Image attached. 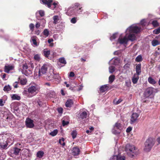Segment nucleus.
I'll list each match as a JSON object with an SVG mask.
<instances>
[{
	"instance_id": "nucleus-1",
	"label": "nucleus",
	"mask_w": 160,
	"mask_h": 160,
	"mask_svg": "<svg viewBox=\"0 0 160 160\" xmlns=\"http://www.w3.org/2000/svg\"><path fill=\"white\" fill-rule=\"evenodd\" d=\"M140 30L138 24H132L128 27L126 30V36L123 38H119L117 43L127 44L129 40L133 42L136 40L135 34H137Z\"/></svg>"
},
{
	"instance_id": "nucleus-2",
	"label": "nucleus",
	"mask_w": 160,
	"mask_h": 160,
	"mask_svg": "<svg viewBox=\"0 0 160 160\" xmlns=\"http://www.w3.org/2000/svg\"><path fill=\"white\" fill-rule=\"evenodd\" d=\"M13 136L10 133L0 134V148L3 149L7 148L8 142H10L11 144L14 140Z\"/></svg>"
},
{
	"instance_id": "nucleus-3",
	"label": "nucleus",
	"mask_w": 160,
	"mask_h": 160,
	"mask_svg": "<svg viewBox=\"0 0 160 160\" xmlns=\"http://www.w3.org/2000/svg\"><path fill=\"white\" fill-rule=\"evenodd\" d=\"M125 150L127 154L130 157H132L138 153V150L135 147L130 144L126 145Z\"/></svg>"
},
{
	"instance_id": "nucleus-4",
	"label": "nucleus",
	"mask_w": 160,
	"mask_h": 160,
	"mask_svg": "<svg viewBox=\"0 0 160 160\" xmlns=\"http://www.w3.org/2000/svg\"><path fill=\"white\" fill-rule=\"evenodd\" d=\"M155 143V140L152 138H150L147 139L145 143L144 150L147 152H149Z\"/></svg>"
},
{
	"instance_id": "nucleus-5",
	"label": "nucleus",
	"mask_w": 160,
	"mask_h": 160,
	"mask_svg": "<svg viewBox=\"0 0 160 160\" xmlns=\"http://www.w3.org/2000/svg\"><path fill=\"white\" fill-rule=\"evenodd\" d=\"M39 88L38 86L35 83H31L28 89V92L32 94L29 97L35 95L38 92Z\"/></svg>"
},
{
	"instance_id": "nucleus-6",
	"label": "nucleus",
	"mask_w": 160,
	"mask_h": 160,
	"mask_svg": "<svg viewBox=\"0 0 160 160\" xmlns=\"http://www.w3.org/2000/svg\"><path fill=\"white\" fill-rule=\"evenodd\" d=\"M78 4H74L70 6L67 9H66V14L68 16L72 15L76 16L75 12V7H78Z\"/></svg>"
},
{
	"instance_id": "nucleus-7",
	"label": "nucleus",
	"mask_w": 160,
	"mask_h": 160,
	"mask_svg": "<svg viewBox=\"0 0 160 160\" xmlns=\"http://www.w3.org/2000/svg\"><path fill=\"white\" fill-rule=\"evenodd\" d=\"M41 2L42 3L47 5L48 8L52 9L55 8L58 4V2L56 1L52 4V0H41Z\"/></svg>"
},
{
	"instance_id": "nucleus-8",
	"label": "nucleus",
	"mask_w": 160,
	"mask_h": 160,
	"mask_svg": "<svg viewBox=\"0 0 160 160\" xmlns=\"http://www.w3.org/2000/svg\"><path fill=\"white\" fill-rule=\"evenodd\" d=\"M123 128V126L120 123L118 122L115 123L112 130L113 133L116 134L120 132V131Z\"/></svg>"
},
{
	"instance_id": "nucleus-9",
	"label": "nucleus",
	"mask_w": 160,
	"mask_h": 160,
	"mask_svg": "<svg viewBox=\"0 0 160 160\" xmlns=\"http://www.w3.org/2000/svg\"><path fill=\"white\" fill-rule=\"evenodd\" d=\"M49 66V64L48 63L43 64L39 70L38 72L39 76H42L46 74Z\"/></svg>"
},
{
	"instance_id": "nucleus-10",
	"label": "nucleus",
	"mask_w": 160,
	"mask_h": 160,
	"mask_svg": "<svg viewBox=\"0 0 160 160\" xmlns=\"http://www.w3.org/2000/svg\"><path fill=\"white\" fill-rule=\"evenodd\" d=\"M2 114H3V117L6 118L7 121H9L11 120L13 118V116L11 113L8 110L6 109L5 111H2Z\"/></svg>"
},
{
	"instance_id": "nucleus-11",
	"label": "nucleus",
	"mask_w": 160,
	"mask_h": 160,
	"mask_svg": "<svg viewBox=\"0 0 160 160\" xmlns=\"http://www.w3.org/2000/svg\"><path fill=\"white\" fill-rule=\"evenodd\" d=\"M20 150V149L17 148H14L10 150L9 154L11 157H14L15 155H19Z\"/></svg>"
},
{
	"instance_id": "nucleus-12",
	"label": "nucleus",
	"mask_w": 160,
	"mask_h": 160,
	"mask_svg": "<svg viewBox=\"0 0 160 160\" xmlns=\"http://www.w3.org/2000/svg\"><path fill=\"white\" fill-rule=\"evenodd\" d=\"M139 116V114L136 112L133 113L131 116V118L130 121V124H132L136 123Z\"/></svg>"
},
{
	"instance_id": "nucleus-13",
	"label": "nucleus",
	"mask_w": 160,
	"mask_h": 160,
	"mask_svg": "<svg viewBox=\"0 0 160 160\" xmlns=\"http://www.w3.org/2000/svg\"><path fill=\"white\" fill-rule=\"evenodd\" d=\"M154 88L150 87L147 88L144 93V97L146 98H148L153 93Z\"/></svg>"
},
{
	"instance_id": "nucleus-14",
	"label": "nucleus",
	"mask_w": 160,
	"mask_h": 160,
	"mask_svg": "<svg viewBox=\"0 0 160 160\" xmlns=\"http://www.w3.org/2000/svg\"><path fill=\"white\" fill-rule=\"evenodd\" d=\"M87 110H81L78 115V119H83L86 118L87 116Z\"/></svg>"
},
{
	"instance_id": "nucleus-15",
	"label": "nucleus",
	"mask_w": 160,
	"mask_h": 160,
	"mask_svg": "<svg viewBox=\"0 0 160 160\" xmlns=\"http://www.w3.org/2000/svg\"><path fill=\"white\" fill-rule=\"evenodd\" d=\"M25 123L26 126L28 128H31L34 126L33 120L29 118H27Z\"/></svg>"
},
{
	"instance_id": "nucleus-16",
	"label": "nucleus",
	"mask_w": 160,
	"mask_h": 160,
	"mask_svg": "<svg viewBox=\"0 0 160 160\" xmlns=\"http://www.w3.org/2000/svg\"><path fill=\"white\" fill-rule=\"evenodd\" d=\"M120 62V59L118 58L115 57L112 58L109 63L110 64L118 65Z\"/></svg>"
},
{
	"instance_id": "nucleus-17",
	"label": "nucleus",
	"mask_w": 160,
	"mask_h": 160,
	"mask_svg": "<svg viewBox=\"0 0 160 160\" xmlns=\"http://www.w3.org/2000/svg\"><path fill=\"white\" fill-rule=\"evenodd\" d=\"M21 154L22 155L24 156L25 157L27 158H29L31 156V155L29 153V150L26 148H24L22 149Z\"/></svg>"
},
{
	"instance_id": "nucleus-18",
	"label": "nucleus",
	"mask_w": 160,
	"mask_h": 160,
	"mask_svg": "<svg viewBox=\"0 0 160 160\" xmlns=\"http://www.w3.org/2000/svg\"><path fill=\"white\" fill-rule=\"evenodd\" d=\"M147 24V22L146 21V19H143L141 20L140 23H136L134 24H138V26L140 27V31L138 33H139L142 30V28L143 26H145Z\"/></svg>"
},
{
	"instance_id": "nucleus-19",
	"label": "nucleus",
	"mask_w": 160,
	"mask_h": 160,
	"mask_svg": "<svg viewBox=\"0 0 160 160\" xmlns=\"http://www.w3.org/2000/svg\"><path fill=\"white\" fill-rule=\"evenodd\" d=\"M74 4H78V7H75V12H76V16H77L79 14H80L83 11V9H82V7L81 6L80 3H75Z\"/></svg>"
},
{
	"instance_id": "nucleus-20",
	"label": "nucleus",
	"mask_w": 160,
	"mask_h": 160,
	"mask_svg": "<svg viewBox=\"0 0 160 160\" xmlns=\"http://www.w3.org/2000/svg\"><path fill=\"white\" fill-rule=\"evenodd\" d=\"M18 82H19L21 85H24L26 84L27 81L25 78L20 77L18 78Z\"/></svg>"
},
{
	"instance_id": "nucleus-21",
	"label": "nucleus",
	"mask_w": 160,
	"mask_h": 160,
	"mask_svg": "<svg viewBox=\"0 0 160 160\" xmlns=\"http://www.w3.org/2000/svg\"><path fill=\"white\" fill-rule=\"evenodd\" d=\"M80 150L77 147H74L72 150V154L74 156L78 155L79 154Z\"/></svg>"
},
{
	"instance_id": "nucleus-22",
	"label": "nucleus",
	"mask_w": 160,
	"mask_h": 160,
	"mask_svg": "<svg viewBox=\"0 0 160 160\" xmlns=\"http://www.w3.org/2000/svg\"><path fill=\"white\" fill-rule=\"evenodd\" d=\"M14 66L13 65H6L4 67V72L6 73H9L10 70H13Z\"/></svg>"
},
{
	"instance_id": "nucleus-23",
	"label": "nucleus",
	"mask_w": 160,
	"mask_h": 160,
	"mask_svg": "<svg viewBox=\"0 0 160 160\" xmlns=\"http://www.w3.org/2000/svg\"><path fill=\"white\" fill-rule=\"evenodd\" d=\"M47 97L48 99L51 98H55L56 97V94L53 91H49L47 94Z\"/></svg>"
},
{
	"instance_id": "nucleus-24",
	"label": "nucleus",
	"mask_w": 160,
	"mask_h": 160,
	"mask_svg": "<svg viewBox=\"0 0 160 160\" xmlns=\"http://www.w3.org/2000/svg\"><path fill=\"white\" fill-rule=\"evenodd\" d=\"M53 74L54 75V79L56 82L57 83H59L61 80V78L59 74L58 73H53Z\"/></svg>"
},
{
	"instance_id": "nucleus-25",
	"label": "nucleus",
	"mask_w": 160,
	"mask_h": 160,
	"mask_svg": "<svg viewBox=\"0 0 160 160\" xmlns=\"http://www.w3.org/2000/svg\"><path fill=\"white\" fill-rule=\"evenodd\" d=\"M136 74L140 75L141 72V64H138L136 65Z\"/></svg>"
},
{
	"instance_id": "nucleus-26",
	"label": "nucleus",
	"mask_w": 160,
	"mask_h": 160,
	"mask_svg": "<svg viewBox=\"0 0 160 160\" xmlns=\"http://www.w3.org/2000/svg\"><path fill=\"white\" fill-rule=\"evenodd\" d=\"M139 75L134 74L132 78V81L133 84H136L139 79Z\"/></svg>"
},
{
	"instance_id": "nucleus-27",
	"label": "nucleus",
	"mask_w": 160,
	"mask_h": 160,
	"mask_svg": "<svg viewBox=\"0 0 160 160\" xmlns=\"http://www.w3.org/2000/svg\"><path fill=\"white\" fill-rule=\"evenodd\" d=\"M108 85L107 84L102 86L100 88V91L102 92H104L108 88Z\"/></svg>"
},
{
	"instance_id": "nucleus-28",
	"label": "nucleus",
	"mask_w": 160,
	"mask_h": 160,
	"mask_svg": "<svg viewBox=\"0 0 160 160\" xmlns=\"http://www.w3.org/2000/svg\"><path fill=\"white\" fill-rule=\"evenodd\" d=\"M73 104V101L71 99L67 100L65 103V106L67 107H71Z\"/></svg>"
},
{
	"instance_id": "nucleus-29",
	"label": "nucleus",
	"mask_w": 160,
	"mask_h": 160,
	"mask_svg": "<svg viewBox=\"0 0 160 160\" xmlns=\"http://www.w3.org/2000/svg\"><path fill=\"white\" fill-rule=\"evenodd\" d=\"M37 38L36 36H33L30 39L31 42L33 45L36 46H38V44L36 41V39Z\"/></svg>"
},
{
	"instance_id": "nucleus-30",
	"label": "nucleus",
	"mask_w": 160,
	"mask_h": 160,
	"mask_svg": "<svg viewBox=\"0 0 160 160\" xmlns=\"http://www.w3.org/2000/svg\"><path fill=\"white\" fill-rule=\"evenodd\" d=\"M12 100H19L20 99V97L16 94H13L11 95Z\"/></svg>"
},
{
	"instance_id": "nucleus-31",
	"label": "nucleus",
	"mask_w": 160,
	"mask_h": 160,
	"mask_svg": "<svg viewBox=\"0 0 160 160\" xmlns=\"http://www.w3.org/2000/svg\"><path fill=\"white\" fill-rule=\"evenodd\" d=\"M39 14L41 17H42L44 16L45 15L44 12L42 10L38 11L36 13V17L37 18V16Z\"/></svg>"
},
{
	"instance_id": "nucleus-32",
	"label": "nucleus",
	"mask_w": 160,
	"mask_h": 160,
	"mask_svg": "<svg viewBox=\"0 0 160 160\" xmlns=\"http://www.w3.org/2000/svg\"><path fill=\"white\" fill-rule=\"evenodd\" d=\"M12 89V87L9 85L5 86L3 88V90L4 91L8 92L10 91Z\"/></svg>"
},
{
	"instance_id": "nucleus-33",
	"label": "nucleus",
	"mask_w": 160,
	"mask_h": 160,
	"mask_svg": "<svg viewBox=\"0 0 160 160\" xmlns=\"http://www.w3.org/2000/svg\"><path fill=\"white\" fill-rule=\"evenodd\" d=\"M46 79L48 81H52L54 80V74H49L46 77Z\"/></svg>"
},
{
	"instance_id": "nucleus-34",
	"label": "nucleus",
	"mask_w": 160,
	"mask_h": 160,
	"mask_svg": "<svg viewBox=\"0 0 160 160\" xmlns=\"http://www.w3.org/2000/svg\"><path fill=\"white\" fill-rule=\"evenodd\" d=\"M53 23L55 24L57 23L59 20V17L57 15L54 16L53 17Z\"/></svg>"
},
{
	"instance_id": "nucleus-35",
	"label": "nucleus",
	"mask_w": 160,
	"mask_h": 160,
	"mask_svg": "<svg viewBox=\"0 0 160 160\" xmlns=\"http://www.w3.org/2000/svg\"><path fill=\"white\" fill-rule=\"evenodd\" d=\"M148 81L150 83L152 84H154L156 83V82L155 80L151 77L148 78Z\"/></svg>"
},
{
	"instance_id": "nucleus-36",
	"label": "nucleus",
	"mask_w": 160,
	"mask_h": 160,
	"mask_svg": "<svg viewBox=\"0 0 160 160\" xmlns=\"http://www.w3.org/2000/svg\"><path fill=\"white\" fill-rule=\"evenodd\" d=\"M151 43L152 46L154 47L160 44L159 41L156 39H153L152 40Z\"/></svg>"
},
{
	"instance_id": "nucleus-37",
	"label": "nucleus",
	"mask_w": 160,
	"mask_h": 160,
	"mask_svg": "<svg viewBox=\"0 0 160 160\" xmlns=\"http://www.w3.org/2000/svg\"><path fill=\"white\" fill-rule=\"evenodd\" d=\"M43 53L44 56L47 58H48L50 54V51L44 49L43 51Z\"/></svg>"
},
{
	"instance_id": "nucleus-38",
	"label": "nucleus",
	"mask_w": 160,
	"mask_h": 160,
	"mask_svg": "<svg viewBox=\"0 0 160 160\" xmlns=\"http://www.w3.org/2000/svg\"><path fill=\"white\" fill-rule=\"evenodd\" d=\"M44 153L43 151H39L37 153V156L38 158H41L43 156Z\"/></svg>"
},
{
	"instance_id": "nucleus-39",
	"label": "nucleus",
	"mask_w": 160,
	"mask_h": 160,
	"mask_svg": "<svg viewBox=\"0 0 160 160\" xmlns=\"http://www.w3.org/2000/svg\"><path fill=\"white\" fill-rule=\"evenodd\" d=\"M59 61L60 63L63 64L64 65H65L67 63L65 58L63 57L60 58L59 59Z\"/></svg>"
},
{
	"instance_id": "nucleus-40",
	"label": "nucleus",
	"mask_w": 160,
	"mask_h": 160,
	"mask_svg": "<svg viewBox=\"0 0 160 160\" xmlns=\"http://www.w3.org/2000/svg\"><path fill=\"white\" fill-rule=\"evenodd\" d=\"M43 33L45 37H47L48 36L49 34V31L47 29H45L43 32Z\"/></svg>"
},
{
	"instance_id": "nucleus-41",
	"label": "nucleus",
	"mask_w": 160,
	"mask_h": 160,
	"mask_svg": "<svg viewBox=\"0 0 160 160\" xmlns=\"http://www.w3.org/2000/svg\"><path fill=\"white\" fill-rule=\"evenodd\" d=\"M118 36V33H114L110 37V39L111 41H112L115 39Z\"/></svg>"
},
{
	"instance_id": "nucleus-42",
	"label": "nucleus",
	"mask_w": 160,
	"mask_h": 160,
	"mask_svg": "<svg viewBox=\"0 0 160 160\" xmlns=\"http://www.w3.org/2000/svg\"><path fill=\"white\" fill-rule=\"evenodd\" d=\"M34 58L37 61H39L40 60V55L39 54H36L34 55Z\"/></svg>"
},
{
	"instance_id": "nucleus-43",
	"label": "nucleus",
	"mask_w": 160,
	"mask_h": 160,
	"mask_svg": "<svg viewBox=\"0 0 160 160\" xmlns=\"http://www.w3.org/2000/svg\"><path fill=\"white\" fill-rule=\"evenodd\" d=\"M142 60V57L141 55H138L135 58V61L137 62H140Z\"/></svg>"
},
{
	"instance_id": "nucleus-44",
	"label": "nucleus",
	"mask_w": 160,
	"mask_h": 160,
	"mask_svg": "<svg viewBox=\"0 0 160 160\" xmlns=\"http://www.w3.org/2000/svg\"><path fill=\"white\" fill-rule=\"evenodd\" d=\"M58 132V130L57 129H55L51 132L49 134L52 136H54L57 134Z\"/></svg>"
},
{
	"instance_id": "nucleus-45",
	"label": "nucleus",
	"mask_w": 160,
	"mask_h": 160,
	"mask_svg": "<svg viewBox=\"0 0 160 160\" xmlns=\"http://www.w3.org/2000/svg\"><path fill=\"white\" fill-rule=\"evenodd\" d=\"M109 72L112 73L115 71V67L112 66H110L109 68Z\"/></svg>"
},
{
	"instance_id": "nucleus-46",
	"label": "nucleus",
	"mask_w": 160,
	"mask_h": 160,
	"mask_svg": "<svg viewBox=\"0 0 160 160\" xmlns=\"http://www.w3.org/2000/svg\"><path fill=\"white\" fill-rule=\"evenodd\" d=\"M115 79V76L114 75H111L109 78V82L110 83H112Z\"/></svg>"
},
{
	"instance_id": "nucleus-47",
	"label": "nucleus",
	"mask_w": 160,
	"mask_h": 160,
	"mask_svg": "<svg viewBox=\"0 0 160 160\" xmlns=\"http://www.w3.org/2000/svg\"><path fill=\"white\" fill-rule=\"evenodd\" d=\"M39 22L40 23L41 26L43 28L45 26L46 23V20L44 19H42Z\"/></svg>"
},
{
	"instance_id": "nucleus-48",
	"label": "nucleus",
	"mask_w": 160,
	"mask_h": 160,
	"mask_svg": "<svg viewBox=\"0 0 160 160\" xmlns=\"http://www.w3.org/2000/svg\"><path fill=\"white\" fill-rule=\"evenodd\" d=\"M71 135L72 136V138L73 139H74L76 138L77 135V132L75 130L71 132Z\"/></svg>"
},
{
	"instance_id": "nucleus-49",
	"label": "nucleus",
	"mask_w": 160,
	"mask_h": 160,
	"mask_svg": "<svg viewBox=\"0 0 160 160\" xmlns=\"http://www.w3.org/2000/svg\"><path fill=\"white\" fill-rule=\"evenodd\" d=\"M122 101V100L121 99H119L118 100H114L113 101V103L116 105H117L121 103Z\"/></svg>"
},
{
	"instance_id": "nucleus-50",
	"label": "nucleus",
	"mask_w": 160,
	"mask_h": 160,
	"mask_svg": "<svg viewBox=\"0 0 160 160\" xmlns=\"http://www.w3.org/2000/svg\"><path fill=\"white\" fill-rule=\"evenodd\" d=\"M125 157L124 156H117L116 160H125Z\"/></svg>"
},
{
	"instance_id": "nucleus-51",
	"label": "nucleus",
	"mask_w": 160,
	"mask_h": 160,
	"mask_svg": "<svg viewBox=\"0 0 160 160\" xmlns=\"http://www.w3.org/2000/svg\"><path fill=\"white\" fill-rule=\"evenodd\" d=\"M152 24L154 27H156L158 26V23L157 21L154 20L152 22Z\"/></svg>"
},
{
	"instance_id": "nucleus-52",
	"label": "nucleus",
	"mask_w": 160,
	"mask_h": 160,
	"mask_svg": "<svg viewBox=\"0 0 160 160\" xmlns=\"http://www.w3.org/2000/svg\"><path fill=\"white\" fill-rule=\"evenodd\" d=\"M153 33L155 34H158L160 33V27L153 31Z\"/></svg>"
},
{
	"instance_id": "nucleus-53",
	"label": "nucleus",
	"mask_w": 160,
	"mask_h": 160,
	"mask_svg": "<svg viewBox=\"0 0 160 160\" xmlns=\"http://www.w3.org/2000/svg\"><path fill=\"white\" fill-rule=\"evenodd\" d=\"M130 64L128 63L124 65L123 68L125 69L128 70L130 68Z\"/></svg>"
},
{
	"instance_id": "nucleus-54",
	"label": "nucleus",
	"mask_w": 160,
	"mask_h": 160,
	"mask_svg": "<svg viewBox=\"0 0 160 160\" xmlns=\"http://www.w3.org/2000/svg\"><path fill=\"white\" fill-rule=\"evenodd\" d=\"M77 18L76 17L73 18L71 20V22L72 23L74 24L76 23Z\"/></svg>"
},
{
	"instance_id": "nucleus-55",
	"label": "nucleus",
	"mask_w": 160,
	"mask_h": 160,
	"mask_svg": "<svg viewBox=\"0 0 160 160\" xmlns=\"http://www.w3.org/2000/svg\"><path fill=\"white\" fill-rule=\"evenodd\" d=\"M114 54L116 55H119L121 54V51H117L114 52Z\"/></svg>"
},
{
	"instance_id": "nucleus-56",
	"label": "nucleus",
	"mask_w": 160,
	"mask_h": 160,
	"mask_svg": "<svg viewBox=\"0 0 160 160\" xmlns=\"http://www.w3.org/2000/svg\"><path fill=\"white\" fill-rule=\"evenodd\" d=\"M29 27L31 30L32 31L33 30V29L34 28V25L32 23L30 24L29 25Z\"/></svg>"
},
{
	"instance_id": "nucleus-57",
	"label": "nucleus",
	"mask_w": 160,
	"mask_h": 160,
	"mask_svg": "<svg viewBox=\"0 0 160 160\" xmlns=\"http://www.w3.org/2000/svg\"><path fill=\"white\" fill-rule=\"evenodd\" d=\"M69 123V122L68 121H65L64 120H63L62 122V124L63 126H64L65 125H67Z\"/></svg>"
},
{
	"instance_id": "nucleus-58",
	"label": "nucleus",
	"mask_w": 160,
	"mask_h": 160,
	"mask_svg": "<svg viewBox=\"0 0 160 160\" xmlns=\"http://www.w3.org/2000/svg\"><path fill=\"white\" fill-rule=\"evenodd\" d=\"M75 76L74 73L72 72H70L68 75L69 77H73Z\"/></svg>"
},
{
	"instance_id": "nucleus-59",
	"label": "nucleus",
	"mask_w": 160,
	"mask_h": 160,
	"mask_svg": "<svg viewBox=\"0 0 160 160\" xmlns=\"http://www.w3.org/2000/svg\"><path fill=\"white\" fill-rule=\"evenodd\" d=\"M117 156L114 155L110 158L109 160H116Z\"/></svg>"
},
{
	"instance_id": "nucleus-60",
	"label": "nucleus",
	"mask_w": 160,
	"mask_h": 160,
	"mask_svg": "<svg viewBox=\"0 0 160 160\" xmlns=\"http://www.w3.org/2000/svg\"><path fill=\"white\" fill-rule=\"evenodd\" d=\"M41 26L40 23L39 22H37L35 25V27L37 28H38Z\"/></svg>"
},
{
	"instance_id": "nucleus-61",
	"label": "nucleus",
	"mask_w": 160,
	"mask_h": 160,
	"mask_svg": "<svg viewBox=\"0 0 160 160\" xmlns=\"http://www.w3.org/2000/svg\"><path fill=\"white\" fill-rule=\"evenodd\" d=\"M18 82H15L13 84V86L14 88H18Z\"/></svg>"
},
{
	"instance_id": "nucleus-62",
	"label": "nucleus",
	"mask_w": 160,
	"mask_h": 160,
	"mask_svg": "<svg viewBox=\"0 0 160 160\" xmlns=\"http://www.w3.org/2000/svg\"><path fill=\"white\" fill-rule=\"evenodd\" d=\"M22 68L23 69H26L28 68V66L26 63L22 65Z\"/></svg>"
},
{
	"instance_id": "nucleus-63",
	"label": "nucleus",
	"mask_w": 160,
	"mask_h": 160,
	"mask_svg": "<svg viewBox=\"0 0 160 160\" xmlns=\"http://www.w3.org/2000/svg\"><path fill=\"white\" fill-rule=\"evenodd\" d=\"M5 102H3L2 99H0V105L1 106H2L4 105Z\"/></svg>"
},
{
	"instance_id": "nucleus-64",
	"label": "nucleus",
	"mask_w": 160,
	"mask_h": 160,
	"mask_svg": "<svg viewBox=\"0 0 160 160\" xmlns=\"http://www.w3.org/2000/svg\"><path fill=\"white\" fill-rule=\"evenodd\" d=\"M132 130V128L130 127H128L126 130V132H130Z\"/></svg>"
}]
</instances>
